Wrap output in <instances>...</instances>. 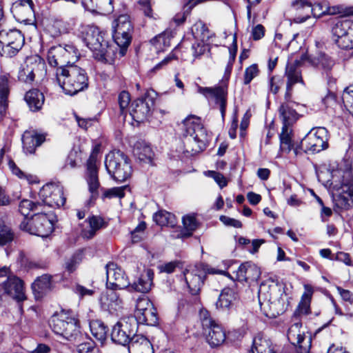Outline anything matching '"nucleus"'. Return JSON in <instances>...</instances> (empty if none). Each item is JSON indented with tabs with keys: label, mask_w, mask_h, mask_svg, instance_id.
<instances>
[{
	"label": "nucleus",
	"mask_w": 353,
	"mask_h": 353,
	"mask_svg": "<svg viewBox=\"0 0 353 353\" xmlns=\"http://www.w3.org/2000/svg\"><path fill=\"white\" fill-rule=\"evenodd\" d=\"M138 323L146 324L148 325H154L158 323V317L157 310L152 305L150 308H148L143 313L139 312L137 317H134Z\"/></svg>",
	"instance_id": "ea45409f"
},
{
	"label": "nucleus",
	"mask_w": 353,
	"mask_h": 353,
	"mask_svg": "<svg viewBox=\"0 0 353 353\" xmlns=\"http://www.w3.org/2000/svg\"><path fill=\"white\" fill-rule=\"evenodd\" d=\"M220 221L228 226H232L236 228H240L242 227V223L240 221L228 217L227 216L221 215L220 216Z\"/></svg>",
	"instance_id": "338daca9"
},
{
	"label": "nucleus",
	"mask_w": 353,
	"mask_h": 353,
	"mask_svg": "<svg viewBox=\"0 0 353 353\" xmlns=\"http://www.w3.org/2000/svg\"><path fill=\"white\" fill-rule=\"evenodd\" d=\"M40 203H34L28 199L22 200L19 205V211L23 216H28L30 211L37 210Z\"/></svg>",
	"instance_id": "de8ad7c7"
},
{
	"label": "nucleus",
	"mask_w": 353,
	"mask_h": 353,
	"mask_svg": "<svg viewBox=\"0 0 353 353\" xmlns=\"http://www.w3.org/2000/svg\"><path fill=\"white\" fill-rule=\"evenodd\" d=\"M81 34L83 42L93 52L94 59L102 61L105 60L108 44L99 28L94 26L83 27Z\"/></svg>",
	"instance_id": "423d86ee"
},
{
	"label": "nucleus",
	"mask_w": 353,
	"mask_h": 353,
	"mask_svg": "<svg viewBox=\"0 0 353 353\" xmlns=\"http://www.w3.org/2000/svg\"><path fill=\"white\" fill-rule=\"evenodd\" d=\"M327 131L325 128L312 129L301 141L300 145L294 148L296 156L304 152H319L327 148Z\"/></svg>",
	"instance_id": "0eeeda50"
},
{
	"label": "nucleus",
	"mask_w": 353,
	"mask_h": 353,
	"mask_svg": "<svg viewBox=\"0 0 353 353\" xmlns=\"http://www.w3.org/2000/svg\"><path fill=\"white\" fill-rule=\"evenodd\" d=\"M68 25L62 20H55L53 23L52 28L55 30L54 35H59L68 32Z\"/></svg>",
	"instance_id": "052dcab7"
},
{
	"label": "nucleus",
	"mask_w": 353,
	"mask_h": 353,
	"mask_svg": "<svg viewBox=\"0 0 353 353\" xmlns=\"http://www.w3.org/2000/svg\"><path fill=\"white\" fill-rule=\"evenodd\" d=\"M44 96L37 89L29 90L25 95V100L32 111L39 110L44 103Z\"/></svg>",
	"instance_id": "f704fd0d"
},
{
	"label": "nucleus",
	"mask_w": 353,
	"mask_h": 353,
	"mask_svg": "<svg viewBox=\"0 0 353 353\" xmlns=\"http://www.w3.org/2000/svg\"><path fill=\"white\" fill-rule=\"evenodd\" d=\"M14 239V233L10 227L0 222V245L10 243Z\"/></svg>",
	"instance_id": "49530a36"
},
{
	"label": "nucleus",
	"mask_w": 353,
	"mask_h": 353,
	"mask_svg": "<svg viewBox=\"0 0 353 353\" xmlns=\"http://www.w3.org/2000/svg\"><path fill=\"white\" fill-rule=\"evenodd\" d=\"M56 81L63 92L71 96L88 86V77L85 70L77 65L57 68Z\"/></svg>",
	"instance_id": "f03ea898"
},
{
	"label": "nucleus",
	"mask_w": 353,
	"mask_h": 353,
	"mask_svg": "<svg viewBox=\"0 0 353 353\" xmlns=\"http://www.w3.org/2000/svg\"><path fill=\"white\" fill-rule=\"evenodd\" d=\"M44 205L51 208H59L65 203L63 187L57 183H47L42 187L39 193Z\"/></svg>",
	"instance_id": "a211bd4d"
},
{
	"label": "nucleus",
	"mask_w": 353,
	"mask_h": 353,
	"mask_svg": "<svg viewBox=\"0 0 353 353\" xmlns=\"http://www.w3.org/2000/svg\"><path fill=\"white\" fill-rule=\"evenodd\" d=\"M198 92L206 98L214 99L217 105H219L221 117L223 119L226 110L227 90L225 88L218 86L214 88L198 86Z\"/></svg>",
	"instance_id": "412c9836"
},
{
	"label": "nucleus",
	"mask_w": 353,
	"mask_h": 353,
	"mask_svg": "<svg viewBox=\"0 0 353 353\" xmlns=\"http://www.w3.org/2000/svg\"><path fill=\"white\" fill-rule=\"evenodd\" d=\"M81 253H78L73 255L72 257L66 263V269L70 272H72L76 269V266L79 263V261H81Z\"/></svg>",
	"instance_id": "774afa93"
},
{
	"label": "nucleus",
	"mask_w": 353,
	"mask_h": 353,
	"mask_svg": "<svg viewBox=\"0 0 353 353\" xmlns=\"http://www.w3.org/2000/svg\"><path fill=\"white\" fill-rule=\"evenodd\" d=\"M291 6L294 10L305 14L300 22L305 21L310 17L311 14V3L307 0H294Z\"/></svg>",
	"instance_id": "c03bdc74"
},
{
	"label": "nucleus",
	"mask_w": 353,
	"mask_h": 353,
	"mask_svg": "<svg viewBox=\"0 0 353 353\" xmlns=\"http://www.w3.org/2000/svg\"><path fill=\"white\" fill-rule=\"evenodd\" d=\"M258 294L261 310L266 316L275 318L286 310L288 296L278 284L262 283Z\"/></svg>",
	"instance_id": "f257e3e1"
},
{
	"label": "nucleus",
	"mask_w": 353,
	"mask_h": 353,
	"mask_svg": "<svg viewBox=\"0 0 353 353\" xmlns=\"http://www.w3.org/2000/svg\"><path fill=\"white\" fill-rule=\"evenodd\" d=\"M199 266L198 265L189 266L183 272L184 278L190 293L194 296L199 294L201 287L203 285V275L199 270Z\"/></svg>",
	"instance_id": "5701e85b"
},
{
	"label": "nucleus",
	"mask_w": 353,
	"mask_h": 353,
	"mask_svg": "<svg viewBox=\"0 0 353 353\" xmlns=\"http://www.w3.org/2000/svg\"><path fill=\"white\" fill-rule=\"evenodd\" d=\"M127 186L115 187L105 190L103 196L106 198L119 197L122 198L125 196L124 190L127 189Z\"/></svg>",
	"instance_id": "5fc2aeb1"
},
{
	"label": "nucleus",
	"mask_w": 353,
	"mask_h": 353,
	"mask_svg": "<svg viewBox=\"0 0 353 353\" xmlns=\"http://www.w3.org/2000/svg\"><path fill=\"white\" fill-rule=\"evenodd\" d=\"M156 98L157 92L154 90H148L142 97L132 102L130 114L134 121L141 123L150 117Z\"/></svg>",
	"instance_id": "ddd939ff"
},
{
	"label": "nucleus",
	"mask_w": 353,
	"mask_h": 353,
	"mask_svg": "<svg viewBox=\"0 0 353 353\" xmlns=\"http://www.w3.org/2000/svg\"><path fill=\"white\" fill-rule=\"evenodd\" d=\"M259 70L256 64H252L246 68L244 72L243 83L245 85L249 84L252 80L258 76Z\"/></svg>",
	"instance_id": "3c124183"
},
{
	"label": "nucleus",
	"mask_w": 353,
	"mask_h": 353,
	"mask_svg": "<svg viewBox=\"0 0 353 353\" xmlns=\"http://www.w3.org/2000/svg\"><path fill=\"white\" fill-rule=\"evenodd\" d=\"M201 324L205 330H208L206 336L211 347L219 346L225 341V333L222 327L214 321L208 311L201 312Z\"/></svg>",
	"instance_id": "f3484780"
},
{
	"label": "nucleus",
	"mask_w": 353,
	"mask_h": 353,
	"mask_svg": "<svg viewBox=\"0 0 353 353\" xmlns=\"http://www.w3.org/2000/svg\"><path fill=\"white\" fill-rule=\"evenodd\" d=\"M96 162L97 159L94 154L90 157L87 162L86 181L91 193V199H95L98 196V190L100 187Z\"/></svg>",
	"instance_id": "4be33fe9"
},
{
	"label": "nucleus",
	"mask_w": 353,
	"mask_h": 353,
	"mask_svg": "<svg viewBox=\"0 0 353 353\" xmlns=\"http://www.w3.org/2000/svg\"><path fill=\"white\" fill-rule=\"evenodd\" d=\"M236 299L237 294L234 290L230 288H225L222 290L216 302V308L223 312L228 311Z\"/></svg>",
	"instance_id": "7c9ffc66"
},
{
	"label": "nucleus",
	"mask_w": 353,
	"mask_h": 353,
	"mask_svg": "<svg viewBox=\"0 0 353 353\" xmlns=\"http://www.w3.org/2000/svg\"><path fill=\"white\" fill-rule=\"evenodd\" d=\"M45 62L38 55L27 57L21 64L18 72V80L25 83L31 84L39 72L43 71Z\"/></svg>",
	"instance_id": "2eb2a0df"
},
{
	"label": "nucleus",
	"mask_w": 353,
	"mask_h": 353,
	"mask_svg": "<svg viewBox=\"0 0 353 353\" xmlns=\"http://www.w3.org/2000/svg\"><path fill=\"white\" fill-rule=\"evenodd\" d=\"M235 274L236 280L240 282L252 283L259 279L261 270L255 264L245 262L239 265Z\"/></svg>",
	"instance_id": "b1692460"
},
{
	"label": "nucleus",
	"mask_w": 353,
	"mask_h": 353,
	"mask_svg": "<svg viewBox=\"0 0 353 353\" xmlns=\"http://www.w3.org/2000/svg\"><path fill=\"white\" fill-rule=\"evenodd\" d=\"M107 288L112 289L128 288L130 281L125 272L114 263L106 265Z\"/></svg>",
	"instance_id": "6ab92c4d"
},
{
	"label": "nucleus",
	"mask_w": 353,
	"mask_h": 353,
	"mask_svg": "<svg viewBox=\"0 0 353 353\" xmlns=\"http://www.w3.org/2000/svg\"><path fill=\"white\" fill-rule=\"evenodd\" d=\"M52 279V276L50 274H43L34 281L32 288L37 298L41 297L52 290L53 288Z\"/></svg>",
	"instance_id": "2f4dec72"
},
{
	"label": "nucleus",
	"mask_w": 353,
	"mask_h": 353,
	"mask_svg": "<svg viewBox=\"0 0 353 353\" xmlns=\"http://www.w3.org/2000/svg\"><path fill=\"white\" fill-rule=\"evenodd\" d=\"M90 329L92 336L101 344L107 339L108 327L100 320H92L90 322Z\"/></svg>",
	"instance_id": "4c0bfd02"
},
{
	"label": "nucleus",
	"mask_w": 353,
	"mask_h": 353,
	"mask_svg": "<svg viewBox=\"0 0 353 353\" xmlns=\"http://www.w3.org/2000/svg\"><path fill=\"white\" fill-rule=\"evenodd\" d=\"M154 221L161 226L174 227L176 223V218L173 214L165 210H159L153 215Z\"/></svg>",
	"instance_id": "a19ab883"
},
{
	"label": "nucleus",
	"mask_w": 353,
	"mask_h": 353,
	"mask_svg": "<svg viewBox=\"0 0 353 353\" xmlns=\"http://www.w3.org/2000/svg\"><path fill=\"white\" fill-rule=\"evenodd\" d=\"M311 14L315 17H320L322 15L327 14V5L325 3L311 4Z\"/></svg>",
	"instance_id": "6e6d98bb"
},
{
	"label": "nucleus",
	"mask_w": 353,
	"mask_h": 353,
	"mask_svg": "<svg viewBox=\"0 0 353 353\" xmlns=\"http://www.w3.org/2000/svg\"><path fill=\"white\" fill-rule=\"evenodd\" d=\"M119 104L120 107V114L125 117V111L128 107L130 101V96L129 92L126 91H122L118 97Z\"/></svg>",
	"instance_id": "864d4df0"
},
{
	"label": "nucleus",
	"mask_w": 353,
	"mask_h": 353,
	"mask_svg": "<svg viewBox=\"0 0 353 353\" xmlns=\"http://www.w3.org/2000/svg\"><path fill=\"white\" fill-rule=\"evenodd\" d=\"M352 199L343 192L338 196L336 199V206L341 210H348L352 205Z\"/></svg>",
	"instance_id": "603ef678"
},
{
	"label": "nucleus",
	"mask_w": 353,
	"mask_h": 353,
	"mask_svg": "<svg viewBox=\"0 0 353 353\" xmlns=\"http://www.w3.org/2000/svg\"><path fill=\"white\" fill-rule=\"evenodd\" d=\"M8 166L10 170L12 171V174L17 176L19 179H26L28 181H30V178H31L32 176L26 174L17 166V165L12 160L9 161Z\"/></svg>",
	"instance_id": "680f3d73"
},
{
	"label": "nucleus",
	"mask_w": 353,
	"mask_h": 353,
	"mask_svg": "<svg viewBox=\"0 0 353 353\" xmlns=\"http://www.w3.org/2000/svg\"><path fill=\"white\" fill-rule=\"evenodd\" d=\"M332 39L341 49L353 48V21L337 18L332 21Z\"/></svg>",
	"instance_id": "6e6552de"
},
{
	"label": "nucleus",
	"mask_w": 353,
	"mask_h": 353,
	"mask_svg": "<svg viewBox=\"0 0 353 353\" xmlns=\"http://www.w3.org/2000/svg\"><path fill=\"white\" fill-rule=\"evenodd\" d=\"M10 93L9 79L7 75L0 76V108L3 110L8 106V97Z\"/></svg>",
	"instance_id": "79ce46f5"
},
{
	"label": "nucleus",
	"mask_w": 353,
	"mask_h": 353,
	"mask_svg": "<svg viewBox=\"0 0 353 353\" xmlns=\"http://www.w3.org/2000/svg\"><path fill=\"white\" fill-rule=\"evenodd\" d=\"M105 166L108 174L119 182L125 181L132 174V167L128 159L120 150L111 152L106 155Z\"/></svg>",
	"instance_id": "39448f33"
},
{
	"label": "nucleus",
	"mask_w": 353,
	"mask_h": 353,
	"mask_svg": "<svg viewBox=\"0 0 353 353\" xmlns=\"http://www.w3.org/2000/svg\"><path fill=\"white\" fill-rule=\"evenodd\" d=\"M292 130L290 125H283L281 132L279 134L281 150L289 153L293 148L292 141Z\"/></svg>",
	"instance_id": "58836bf2"
},
{
	"label": "nucleus",
	"mask_w": 353,
	"mask_h": 353,
	"mask_svg": "<svg viewBox=\"0 0 353 353\" xmlns=\"http://www.w3.org/2000/svg\"><path fill=\"white\" fill-rule=\"evenodd\" d=\"M151 43L153 46H155L157 50H161V44L163 46L169 45V41L166 38L165 34H161L156 36L151 40Z\"/></svg>",
	"instance_id": "e2e57ef3"
},
{
	"label": "nucleus",
	"mask_w": 353,
	"mask_h": 353,
	"mask_svg": "<svg viewBox=\"0 0 353 353\" xmlns=\"http://www.w3.org/2000/svg\"><path fill=\"white\" fill-rule=\"evenodd\" d=\"M181 263L179 261H171L159 267L160 271L168 274L172 273L176 268H179Z\"/></svg>",
	"instance_id": "0e129e2a"
},
{
	"label": "nucleus",
	"mask_w": 353,
	"mask_h": 353,
	"mask_svg": "<svg viewBox=\"0 0 353 353\" xmlns=\"http://www.w3.org/2000/svg\"><path fill=\"white\" fill-rule=\"evenodd\" d=\"M181 134L185 139V147L193 153L205 149L208 142V134L200 117L194 115L187 117L182 123Z\"/></svg>",
	"instance_id": "7ed1b4c3"
},
{
	"label": "nucleus",
	"mask_w": 353,
	"mask_h": 353,
	"mask_svg": "<svg viewBox=\"0 0 353 353\" xmlns=\"http://www.w3.org/2000/svg\"><path fill=\"white\" fill-rule=\"evenodd\" d=\"M299 61L293 63H288L285 68V76L287 77L286 91L285 98H292V87L294 84L301 83L304 84L301 70L298 68Z\"/></svg>",
	"instance_id": "393cba45"
},
{
	"label": "nucleus",
	"mask_w": 353,
	"mask_h": 353,
	"mask_svg": "<svg viewBox=\"0 0 353 353\" xmlns=\"http://www.w3.org/2000/svg\"><path fill=\"white\" fill-rule=\"evenodd\" d=\"M279 108V117L282 121L283 125L292 126L299 119L297 112L294 109L293 106L296 103L291 100V98H285Z\"/></svg>",
	"instance_id": "bb28decb"
},
{
	"label": "nucleus",
	"mask_w": 353,
	"mask_h": 353,
	"mask_svg": "<svg viewBox=\"0 0 353 353\" xmlns=\"http://www.w3.org/2000/svg\"><path fill=\"white\" fill-rule=\"evenodd\" d=\"M137 330V322L134 316L121 319L112 328L111 340L116 344L126 346Z\"/></svg>",
	"instance_id": "9b49d317"
},
{
	"label": "nucleus",
	"mask_w": 353,
	"mask_h": 353,
	"mask_svg": "<svg viewBox=\"0 0 353 353\" xmlns=\"http://www.w3.org/2000/svg\"><path fill=\"white\" fill-rule=\"evenodd\" d=\"M301 324L296 323L291 325L288 332V341L296 347L297 353H308L310 348V338H306L304 332L300 330Z\"/></svg>",
	"instance_id": "aec40b11"
},
{
	"label": "nucleus",
	"mask_w": 353,
	"mask_h": 353,
	"mask_svg": "<svg viewBox=\"0 0 353 353\" xmlns=\"http://www.w3.org/2000/svg\"><path fill=\"white\" fill-rule=\"evenodd\" d=\"M305 292L301 296V300L298 306L299 314H307L310 311V304L313 290L309 285H305Z\"/></svg>",
	"instance_id": "37998d69"
},
{
	"label": "nucleus",
	"mask_w": 353,
	"mask_h": 353,
	"mask_svg": "<svg viewBox=\"0 0 353 353\" xmlns=\"http://www.w3.org/2000/svg\"><path fill=\"white\" fill-rule=\"evenodd\" d=\"M182 221L184 230L181 232V236L184 238L190 237L197 228L196 218L193 215H186L183 217Z\"/></svg>",
	"instance_id": "a18cd8bd"
},
{
	"label": "nucleus",
	"mask_w": 353,
	"mask_h": 353,
	"mask_svg": "<svg viewBox=\"0 0 353 353\" xmlns=\"http://www.w3.org/2000/svg\"><path fill=\"white\" fill-rule=\"evenodd\" d=\"M73 290L80 298L91 296L94 293V289H88L79 284H77Z\"/></svg>",
	"instance_id": "bf43d9fd"
},
{
	"label": "nucleus",
	"mask_w": 353,
	"mask_h": 353,
	"mask_svg": "<svg viewBox=\"0 0 353 353\" xmlns=\"http://www.w3.org/2000/svg\"><path fill=\"white\" fill-rule=\"evenodd\" d=\"M77 350L79 353H98V348L96 347L95 343L91 339L80 343L77 345Z\"/></svg>",
	"instance_id": "8fccbe9b"
},
{
	"label": "nucleus",
	"mask_w": 353,
	"mask_h": 353,
	"mask_svg": "<svg viewBox=\"0 0 353 353\" xmlns=\"http://www.w3.org/2000/svg\"><path fill=\"white\" fill-rule=\"evenodd\" d=\"M207 50L208 46L203 42H196L192 46V55L195 59L200 58Z\"/></svg>",
	"instance_id": "4d7b16f0"
},
{
	"label": "nucleus",
	"mask_w": 353,
	"mask_h": 353,
	"mask_svg": "<svg viewBox=\"0 0 353 353\" xmlns=\"http://www.w3.org/2000/svg\"><path fill=\"white\" fill-rule=\"evenodd\" d=\"M248 353H276L270 340L258 335L253 339Z\"/></svg>",
	"instance_id": "72a5a7b5"
},
{
	"label": "nucleus",
	"mask_w": 353,
	"mask_h": 353,
	"mask_svg": "<svg viewBox=\"0 0 353 353\" xmlns=\"http://www.w3.org/2000/svg\"><path fill=\"white\" fill-rule=\"evenodd\" d=\"M107 291L101 297V303L109 307L117 310L122 304V300L119 294L116 292L118 289L107 288Z\"/></svg>",
	"instance_id": "e433bc0d"
},
{
	"label": "nucleus",
	"mask_w": 353,
	"mask_h": 353,
	"mask_svg": "<svg viewBox=\"0 0 353 353\" xmlns=\"http://www.w3.org/2000/svg\"><path fill=\"white\" fill-rule=\"evenodd\" d=\"M112 37L114 42L120 48V54L124 56L126 50L131 43L133 26L130 17L126 14L120 15L112 23Z\"/></svg>",
	"instance_id": "9d476101"
},
{
	"label": "nucleus",
	"mask_w": 353,
	"mask_h": 353,
	"mask_svg": "<svg viewBox=\"0 0 353 353\" xmlns=\"http://www.w3.org/2000/svg\"><path fill=\"white\" fill-rule=\"evenodd\" d=\"M19 227L23 231L42 238L48 236L54 228L52 221L43 213L35 214L29 219H24Z\"/></svg>",
	"instance_id": "f8f14e48"
},
{
	"label": "nucleus",
	"mask_w": 353,
	"mask_h": 353,
	"mask_svg": "<svg viewBox=\"0 0 353 353\" xmlns=\"http://www.w3.org/2000/svg\"><path fill=\"white\" fill-rule=\"evenodd\" d=\"M79 57V50L74 45H59L50 48L48 54V61L51 66L57 68H66L68 65H75L74 63Z\"/></svg>",
	"instance_id": "1a4fd4ad"
},
{
	"label": "nucleus",
	"mask_w": 353,
	"mask_h": 353,
	"mask_svg": "<svg viewBox=\"0 0 353 353\" xmlns=\"http://www.w3.org/2000/svg\"><path fill=\"white\" fill-rule=\"evenodd\" d=\"M308 61L317 69L321 70L323 74L330 77L331 71L336 64V61L329 54L325 52H319L314 56H310Z\"/></svg>",
	"instance_id": "a878e982"
},
{
	"label": "nucleus",
	"mask_w": 353,
	"mask_h": 353,
	"mask_svg": "<svg viewBox=\"0 0 353 353\" xmlns=\"http://www.w3.org/2000/svg\"><path fill=\"white\" fill-rule=\"evenodd\" d=\"M152 305V303L145 296H141L138 298L136 303L135 317L139 316V312L143 313Z\"/></svg>",
	"instance_id": "09e8293b"
},
{
	"label": "nucleus",
	"mask_w": 353,
	"mask_h": 353,
	"mask_svg": "<svg viewBox=\"0 0 353 353\" xmlns=\"http://www.w3.org/2000/svg\"><path fill=\"white\" fill-rule=\"evenodd\" d=\"M134 155L142 163H151L154 153L148 145L145 143H137L134 148Z\"/></svg>",
	"instance_id": "c9c22d12"
},
{
	"label": "nucleus",
	"mask_w": 353,
	"mask_h": 353,
	"mask_svg": "<svg viewBox=\"0 0 353 353\" xmlns=\"http://www.w3.org/2000/svg\"><path fill=\"white\" fill-rule=\"evenodd\" d=\"M128 345L129 353L152 352V346L150 341L141 334H135Z\"/></svg>",
	"instance_id": "473e14b6"
},
{
	"label": "nucleus",
	"mask_w": 353,
	"mask_h": 353,
	"mask_svg": "<svg viewBox=\"0 0 353 353\" xmlns=\"http://www.w3.org/2000/svg\"><path fill=\"white\" fill-rule=\"evenodd\" d=\"M52 331L70 342H79L82 337L80 325L75 314L72 311L62 310L54 315L50 323Z\"/></svg>",
	"instance_id": "20e7f679"
},
{
	"label": "nucleus",
	"mask_w": 353,
	"mask_h": 353,
	"mask_svg": "<svg viewBox=\"0 0 353 353\" xmlns=\"http://www.w3.org/2000/svg\"><path fill=\"white\" fill-rule=\"evenodd\" d=\"M24 37L17 30L0 31V54L8 57L14 56L23 47Z\"/></svg>",
	"instance_id": "4468645a"
},
{
	"label": "nucleus",
	"mask_w": 353,
	"mask_h": 353,
	"mask_svg": "<svg viewBox=\"0 0 353 353\" xmlns=\"http://www.w3.org/2000/svg\"><path fill=\"white\" fill-rule=\"evenodd\" d=\"M283 85V80L280 77H272L269 83L270 90L274 94H276L279 91L280 88Z\"/></svg>",
	"instance_id": "13d9d810"
},
{
	"label": "nucleus",
	"mask_w": 353,
	"mask_h": 353,
	"mask_svg": "<svg viewBox=\"0 0 353 353\" xmlns=\"http://www.w3.org/2000/svg\"><path fill=\"white\" fill-rule=\"evenodd\" d=\"M3 295L10 297L17 302L26 300L23 281L18 276L12 274L0 281V303L2 301Z\"/></svg>",
	"instance_id": "dca6fc26"
},
{
	"label": "nucleus",
	"mask_w": 353,
	"mask_h": 353,
	"mask_svg": "<svg viewBox=\"0 0 353 353\" xmlns=\"http://www.w3.org/2000/svg\"><path fill=\"white\" fill-rule=\"evenodd\" d=\"M85 223L86 225L81 230V236L86 239L93 238L99 230L105 227L104 219L100 216H89Z\"/></svg>",
	"instance_id": "cd10ccee"
},
{
	"label": "nucleus",
	"mask_w": 353,
	"mask_h": 353,
	"mask_svg": "<svg viewBox=\"0 0 353 353\" xmlns=\"http://www.w3.org/2000/svg\"><path fill=\"white\" fill-rule=\"evenodd\" d=\"M154 277V272L150 269H148L142 274L137 281L132 284H130L128 287L129 292H138L141 293L148 292L152 285Z\"/></svg>",
	"instance_id": "c756f323"
},
{
	"label": "nucleus",
	"mask_w": 353,
	"mask_h": 353,
	"mask_svg": "<svg viewBox=\"0 0 353 353\" xmlns=\"http://www.w3.org/2000/svg\"><path fill=\"white\" fill-rule=\"evenodd\" d=\"M208 176L213 178L221 188L227 185L228 182L224 176L215 171H208Z\"/></svg>",
	"instance_id": "69168bd1"
},
{
	"label": "nucleus",
	"mask_w": 353,
	"mask_h": 353,
	"mask_svg": "<svg viewBox=\"0 0 353 353\" xmlns=\"http://www.w3.org/2000/svg\"><path fill=\"white\" fill-rule=\"evenodd\" d=\"M43 134L34 132L26 131L22 135L23 148L26 153L33 154L36 148L44 142Z\"/></svg>",
	"instance_id": "c85d7f7f"
}]
</instances>
